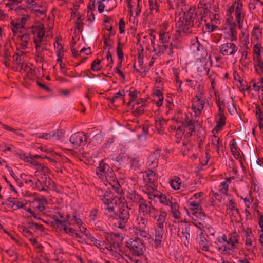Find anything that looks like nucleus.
Masks as SVG:
<instances>
[{"label": "nucleus", "instance_id": "obj_1", "mask_svg": "<svg viewBox=\"0 0 263 263\" xmlns=\"http://www.w3.org/2000/svg\"><path fill=\"white\" fill-rule=\"evenodd\" d=\"M196 15L195 9L190 8L184 12L182 17H179L176 22L177 30L175 34L176 39H179L181 36V33L187 35L197 32H203L204 17L202 15L199 17Z\"/></svg>", "mask_w": 263, "mask_h": 263}, {"label": "nucleus", "instance_id": "obj_2", "mask_svg": "<svg viewBox=\"0 0 263 263\" xmlns=\"http://www.w3.org/2000/svg\"><path fill=\"white\" fill-rule=\"evenodd\" d=\"M45 26L39 23L32 27V33L34 35L33 41L35 45L36 61L42 62L44 60V50H47V44L46 42Z\"/></svg>", "mask_w": 263, "mask_h": 263}, {"label": "nucleus", "instance_id": "obj_3", "mask_svg": "<svg viewBox=\"0 0 263 263\" xmlns=\"http://www.w3.org/2000/svg\"><path fill=\"white\" fill-rule=\"evenodd\" d=\"M96 174L102 180L105 179V181L112 186L116 192L120 193L122 191L112 169L103 160L100 162Z\"/></svg>", "mask_w": 263, "mask_h": 263}, {"label": "nucleus", "instance_id": "obj_4", "mask_svg": "<svg viewBox=\"0 0 263 263\" xmlns=\"http://www.w3.org/2000/svg\"><path fill=\"white\" fill-rule=\"evenodd\" d=\"M53 211L50 210V217L54 220V221L50 222L52 226L57 228L59 230H64L65 233L75 235L77 237H80L78 233H75V230L72 228L69 227L70 223L67 220H62L60 218H63V216L60 213V210L59 208H53Z\"/></svg>", "mask_w": 263, "mask_h": 263}, {"label": "nucleus", "instance_id": "obj_5", "mask_svg": "<svg viewBox=\"0 0 263 263\" xmlns=\"http://www.w3.org/2000/svg\"><path fill=\"white\" fill-rule=\"evenodd\" d=\"M126 247L134 255L138 256L142 255L145 250L143 240L138 237L128 240L126 242Z\"/></svg>", "mask_w": 263, "mask_h": 263}, {"label": "nucleus", "instance_id": "obj_6", "mask_svg": "<svg viewBox=\"0 0 263 263\" xmlns=\"http://www.w3.org/2000/svg\"><path fill=\"white\" fill-rule=\"evenodd\" d=\"M203 91H199L193 99L192 108L194 110L195 116L200 115L205 104V98Z\"/></svg>", "mask_w": 263, "mask_h": 263}, {"label": "nucleus", "instance_id": "obj_7", "mask_svg": "<svg viewBox=\"0 0 263 263\" xmlns=\"http://www.w3.org/2000/svg\"><path fill=\"white\" fill-rule=\"evenodd\" d=\"M118 221L117 222V228L125 230L126 227V223L129 219L130 214L128 207H123L119 209L118 212Z\"/></svg>", "mask_w": 263, "mask_h": 263}, {"label": "nucleus", "instance_id": "obj_8", "mask_svg": "<svg viewBox=\"0 0 263 263\" xmlns=\"http://www.w3.org/2000/svg\"><path fill=\"white\" fill-rule=\"evenodd\" d=\"M88 135L84 132H78L72 134L70 137L69 141L73 147L77 148L86 144Z\"/></svg>", "mask_w": 263, "mask_h": 263}, {"label": "nucleus", "instance_id": "obj_9", "mask_svg": "<svg viewBox=\"0 0 263 263\" xmlns=\"http://www.w3.org/2000/svg\"><path fill=\"white\" fill-rule=\"evenodd\" d=\"M191 48L193 52L199 57V58L205 59L206 58L208 55L207 51L203 46L199 42L197 37L191 40Z\"/></svg>", "mask_w": 263, "mask_h": 263}, {"label": "nucleus", "instance_id": "obj_10", "mask_svg": "<svg viewBox=\"0 0 263 263\" xmlns=\"http://www.w3.org/2000/svg\"><path fill=\"white\" fill-rule=\"evenodd\" d=\"M238 237V235L236 232L230 234L229 239H227V246H223V251L228 254H232L233 250L237 248L239 243Z\"/></svg>", "mask_w": 263, "mask_h": 263}, {"label": "nucleus", "instance_id": "obj_11", "mask_svg": "<svg viewBox=\"0 0 263 263\" xmlns=\"http://www.w3.org/2000/svg\"><path fill=\"white\" fill-rule=\"evenodd\" d=\"M237 50V46L231 42L222 44L219 47V52L223 56H234Z\"/></svg>", "mask_w": 263, "mask_h": 263}, {"label": "nucleus", "instance_id": "obj_12", "mask_svg": "<svg viewBox=\"0 0 263 263\" xmlns=\"http://www.w3.org/2000/svg\"><path fill=\"white\" fill-rule=\"evenodd\" d=\"M244 235L246 237L245 245L246 249L252 252V249L256 246V239L253 234L251 228H248L245 230Z\"/></svg>", "mask_w": 263, "mask_h": 263}, {"label": "nucleus", "instance_id": "obj_13", "mask_svg": "<svg viewBox=\"0 0 263 263\" xmlns=\"http://www.w3.org/2000/svg\"><path fill=\"white\" fill-rule=\"evenodd\" d=\"M127 198L132 203V205H138L139 211L146 202L142 196L136 193L135 192L129 193L127 196Z\"/></svg>", "mask_w": 263, "mask_h": 263}, {"label": "nucleus", "instance_id": "obj_14", "mask_svg": "<svg viewBox=\"0 0 263 263\" xmlns=\"http://www.w3.org/2000/svg\"><path fill=\"white\" fill-rule=\"evenodd\" d=\"M160 211L158 209L152 206V205H148L146 202L143 206L140 208L139 212L142 213L143 216L148 215L153 219H156Z\"/></svg>", "mask_w": 263, "mask_h": 263}, {"label": "nucleus", "instance_id": "obj_15", "mask_svg": "<svg viewBox=\"0 0 263 263\" xmlns=\"http://www.w3.org/2000/svg\"><path fill=\"white\" fill-rule=\"evenodd\" d=\"M117 203L103 204L102 209L105 215L108 217V219H117L118 214L115 211V205Z\"/></svg>", "mask_w": 263, "mask_h": 263}, {"label": "nucleus", "instance_id": "obj_16", "mask_svg": "<svg viewBox=\"0 0 263 263\" xmlns=\"http://www.w3.org/2000/svg\"><path fill=\"white\" fill-rule=\"evenodd\" d=\"M143 174V179L144 183L156 184L158 175L155 170L147 169Z\"/></svg>", "mask_w": 263, "mask_h": 263}, {"label": "nucleus", "instance_id": "obj_17", "mask_svg": "<svg viewBox=\"0 0 263 263\" xmlns=\"http://www.w3.org/2000/svg\"><path fill=\"white\" fill-rule=\"evenodd\" d=\"M160 156V153L155 151L152 153L148 157L147 162V169L155 170L158 166V158Z\"/></svg>", "mask_w": 263, "mask_h": 263}, {"label": "nucleus", "instance_id": "obj_18", "mask_svg": "<svg viewBox=\"0 0 263 263\" xmlns=\"http://www.w3.org/2000/svg\"><path fill=\"white\" fill-rule=\"evenodd\" d=\"M167 217V213L164 211H160L158 214L156 219H154L156 220V227L155 229L164 230V224L165 223V221Z\"/></svg>", "mask_w": 263, "mask_h": 263}, {"label": "nucleus", "instance_id": "obj_19", "mask_svg": "<svg viewBox=\"0 0 263 263\" xmlns=\"http://www.w3.org/2000/svg\"><path fill=\"white\" fill-rule=\"evenodd\" d=\"M65 131L62 129H57L52 132L50 134V143L52 142H62L64 140Z\"/></svg>", "mask_w": 263, "mask_h": 263}, {"label": "nucleus", "instance_id": "obj_20", "mask_svg": "<svg viewBox=\"0 0 263 263\" xmlns=\"http://www.w3.org/2000/svg\"><path fill=\"white\" fill-rule=\"evenodd\" d=\"M100 200L103 202V204H106L117 203L119 200V198L115 196L112 192L107 190L105 192L104 195L103 197L100 198Z\"/></svg>", "mask_w": 263, "mask_h": 263}, {"label": "nucleus", "instance_id": "obj_21", "mask_svg": "<svg viewBox=\"0 0 263 263\" xmlns=\"http://www.w3.org/2000/svg\"><path fill=\"white\" fill-rule=\"evenodd\" d=\"M196 240L199 245L200 248L204 251H209V243L208 240L204 237L203 233H201L197 236Z\"/></svg>", "mask_w": 263, "mask_h": 263}, {"label": "nucleus", "instance_id": "obj_22", "mask_svg": "<svg viewBox=\"0 0 263 263\" xmlns=\"http://www.w3.org/2000/svg\"><path fill=\"white\" fill-rule=\"evenodd\" d=\"M187 203L190 212L193 215L202 210L200 203L194 201L193 198H191Z\"/></svg>", "mask_w": 263, "mask_h": 263}, {"label": "nucleus", "instance_id": "obj_23", "mask_svg": "<svg viewBox=\"0 0 263 263\" xmlns=\"http://www.w3.org/2000/svg\"><path fill=\"white\" fill-rule=\"evenodd\" d=\"M210 4L206 0H202L198 5V11L200 13L203 15V17H206L209 12Z\"/></svg>", "mask_w": 263, "mask_h": 263}, {"label": "nucleus", "instance_id": "obj_24", "mask_svg": "<svg viewBox=\"0 0 263 263\" xmlns=\"http://www.w3.org/2000/svg\"><path fill=\"white\" fill-rule=\"evenodd\" d=\"M9 27L14 36L17 35L18 33H21V29L23 28L22 24H20L16 19L11 21Z\"/></svg>", "mask_w": 263, "mask_h": 263}, {"label": "nucleus", "instance_id": "obj_25", "mask_svg": "<svg viewBox=\"0 0 263 263\" xmlns=\"http://www.w3.org/2000/svg\"><path fill=\"white\" fill-rule=\"evenodd\" d=\"M164 230L155 229L154 246L156 248L161 247Z\"/></svg>", "mask_w": 263, "mask_h": 263}, {"label": "nucleus", "instance_id": "obj_26", "mask_svg": "<svg viewBox=\"0 0 263 263\" xmlns=\"http://www.w3.org/2000/svg\"><path fill=\"white\" fill-rule=\"evenodd\" d=\"M171 198V203L170 205L171 209V213L173 217L175 219H178L180 217V213L179 212V206L178 204L175 201V199Z\"/></svg>", "mask_w": 263, "mask_h": 263}, {"label": "nucleus", "instance_id": "obj_27", "mask_svg": "<svg viewBox=\"0 0 263 263\" xmlns=\"http://www.w3.org/2000/svg\"><path fill=\"white\" fill-rule=\"evenodd\" d=\"M211 142L215 147L216 151L219 154L223 152L222 141L219 137L215 135H213L211 138Z\"/></svg>", "mask_w": 263, "mask_h": 263}, {"label": "nucleus", "instance_id": "obj_28", "mask_svg": "<svg viewBox=\"0 0 263 263\" xmlns=\"http://www.w3.org/2000/svg\"><path fill=\"white\" fill-rule=\"evenodd\" d=\"M7 201L11 204L10 205L13 210H17L20 209L24 208V204L19 201L17 198L14 197H9L7 199Z\"/></svg>", "mask_w": 263, "mask_h": 263}, {"label": "nucleus", "instance_id": "obj_29", "mask_svg": "<svg viewBox=\"0 0 263 263\" xmlns=\"http://www.w3.org/2000/svg\"><path fill=\"white\" fill-rule=\"evenodd\" d=\"M242 9H235V20L237 22V25L240 29L243 27V17L242 16Z\"/></svg>", "mask_w": 263, "mask_h": 263}, {"label": "nucleus", "instance_id": "obj_30", "mask_svg": "<svg viewBox=\"0 0 263 263\" xmlns=\"http://www.w3.org/2000/svg\"><path fill=\"white\" fill-rule=\"evenodd\" d=\"M18 37L21 41V47L23 49H25L27 47L28 42L30 40L29 33L25 32L24 33L18 34Z\"/></svg>", "mask_w": 263, "mask_h": 263}, {"label": "nucleus", "instance_id": "obj_31", "mask_svg": "<svg viewBox=\"0 0 263 263\" xmlns=\"http://www.w3.org/2000/svg\"><path fill=\"white\" fill-rule=\"evenodd\" d=\"M217 116L218 119L217 121V125L213 130V132L214 131L218 132L226 124V117L224 115H217Z\"/></svg>", "mask_w": 263, "mask_h": 263}, {"label": "nucleus", "instance_id": "obj_32", "mask_svg": "<svg viewBox=\"0 0 263 263\" xmlns=\"http://www.w3.org/2000/svg\"><path fill=\"white\" fill-rule=\"evenodd\" d=\"M190 228L189 226H185L182 229V238L185 239L184 244L185 246L187 247L190 243Z\"/></svg>", "mask_w": 263, "mask_h": 263}, {"label": "nucleus", "instance_id": "obj_33", "mask_svg": "<svg viewBox=\"0 0 263 263\" xmlns=\"http://www.w3.org/2000/svg\"><path fill=\"white\" fill-rule=\"evenodd\" d=\"M40 7H36V8H34L33 10H34L36 13V15L43 19L44 17L46 16V13L47 12V6H42L39 5Z\"/></svg>", "mask_w": 263, "mask_h": 263}, {"label": "nucleus", "instance_id": "obj_34", "mask_svg": "<svg viewBox=\"0 0 263 263\" xmlns=\"http://www.w3.org/2000/svg\"><path fill=\"white\" fill-rule=\"evenodd\" d=\"M40 257L39 259V263H48L49 261V255L43 251V247L42 246H39Z\"/></svg>", "mask_w": 263, "mask_h": 263}, {"label": "nucleus", "instance_id": "obj_35", "mask_svg": "<svg viewBox=\"0 0 263 263\" xmlns=\"http://www.w3.org/2000/svg\"><path fill=\"white\" fill-rule=\"evenodd\" d=\"M172 198L170 195H166L165 194H163L161 193H159V196L158 197V199H159L160 202L163 204L164 205H170V203H171V198Z\"/></svg>", "mask_w": 263, "mask_h": 263}, {"label": "nucleus", "instance_id": "obj_36", "mask_svg": "<svg viewBox=\"0 0 263 263\" xmlns=\"http://www.w3.org/2000/svg\"><path fill=\"white\" fill-rule=\"evenodd\" d=\"M97 248H99L102 252H104L105 253H107L105 251L106 250L109 253L111 252V247L110 246V242L106 239L105 241L103 242L100 241V246L97 247Z\"/></svg>", "mask_w": 263, "mask_h": 263}, {"label": "nucleus", "instance_id": "obj_37", "mask_svg": "<svg viewBox=\"0 0 263 263\" xmlns=\"http://www.w3.org/2000/svg\"><path fill=\"white\" fill-rule=\"evenodd\" d=\"M155 101H156V104L157 106L159 107L162 105L163 101V97L162 92L160 90H156L154 92Z\"/></svg>", "mask_w": 263, "mask_h": 263}, {"label": "nucleus", "instance_id": "obj_38", "mask_svg": "<svg viewBox=\"0 0 263 263\" xmlns=\"http://www.w3.org/2000/svg\"><path fill=\"white\" fill-rule=\"evenodd\" d=\"M170 182L171 187L174 190L180 189L181 182L179 177L177 176H173Z\"/></svg>", "mask_w": 263, "mask_h": 263}, {"label": "nucleus", "instance_id": "obj_39", "mask_svg": "<svg viewBox=\"0 0 263 263\" xmlns=\"http://www.w3.org/2000/svg\"><path fill=\"white\" fill-rule=\"evenodd\" d=\"M197 122L193 120H190L189 122L184 126L186 133L190 136L195 133V124Z\"/></svg>", "mask_w": 263, "mask_h": 263}, {"label": "nucleus", "instance_id": "obj_40", "mask_svg": "<svg viewBox=\"0 0 263 263\" xmlns=\"http://www.w3.org/2000/svg\"><path fill=\"white\" fill-rule=\"evenodd\" d=\"M30 164L35 167V168L37 170L41 171L43 173H45L46 171L48 170L47 167H43L41 164H39V162L36 161L33 158L29 157V162Z\"/></svg>", "mask_w": 263, "mask_h": 263}, {"label": "nucleus", "instance_id": "obj_41", "mask_svg": "<svg viewBox=\"0 0 263 263\" xmlns=\"http://www.w3.org/2000/svg\"><path fill=\"white\" fill-rule=\"evenodd\" d=\"M85 235L86 237V240L88 241V243H92L97 247L100 246V241L92 236L90 233H86L85 234Z\"/></svg>", "mask_w": 263, "mask_h": 263}, {"label": "nucleus", "instance_id": "obj_42", "mask_svg": "<svg viewBox=\"0 0 263 263\" xmlns=\"http://www.w3.org/2000/svg\"><path fill=\"white\" fill-rule=\"evenodd\" d=\"M18 229L19 231L21 232L24 236L28 237L31 240V237H32V233L30 230L24 226H18Z\"/></svg>", "mask_w": 263, "mask_h": 263}, {"label": "nucleus", "instance_id": "obj_43", "mask_svg": "<svg viewBox=\"0 0 263 263\" xmlns=\"http://www.w3.org/2000/svg\"><path fill=\"white\" fill-rule=\"evenodd\" d=\"M197 136V141L198 143V146L200 147L205 140V132L203 129L198 130Z\"/></svg>", "mask_w": 263, "mask_h": 263}, {"label": "nucleus", "instance_id": "obj_44", "mask_svg": "<svg viewBox=\"0 0 263 263\" xmlns=\"http://www.w3.org/2000/svg\"><path fill=\"white\" fill-rule=\"evenodd\" d=\"M159 36L162 44H166L169 42L170 35L168 32L160 31Z\"/></svg>", "mask_w": 263, "mask_h": 263}, {"label": "nucleus", "instance_id": "obj_45", "mask_svg": "<svg viewBox=\"0 0 263 263\" xmlns=\"http://www.w3.org/2000/svg\"><path fill=\"white\" fill-rule=\"evenodd\" d=\"M124 46V44L119 41L118 43L117 47L116 48L117 55L119 60L123 61L124 60V53L123 52V48Z\"/></svg>", "mask_w": 263, "mask_h": 263}, {"label": "nucleus", "instance_id": "obj_46", "mask_svg": "<svg viewBox=\"0 0 263 263\" xmlns=\"http://www.w3.org/2000/svg\"><path fill=\"white\" fill-rule=\"evenodd\" d=\"M210 70L207 63L203 61H200V65L197 67V71L200 73H205L208 74Z\"/></svg>", "mask_w": 263, "mask_h": 263}, {"label": "nucleus", "instance_id": "obj_47", "mask_svg": "<svg viewBox=\"0 0 263 263\" xmlns=\"http://www.w3.org/2000/svg\"><path fill=\"white\" fill-rule=\"evenodd\" d=\"M166 124V121L164 119H160L158 121L156 120L155 123L156 128L158 129L160 134L163 132V126Z\"/></svg>", "mask_w": 263, "mask_h": 263}, {"label": "nucleus", "instance_id": "obj_48", "mask_svg": "<svg viewBox=\"0 0 263 263\" xmlns=\"http://www.w3.org/2000/svg\"><path fill=\"white\" fill-rule=\"evenodd\" d=\"M255 71L259 75L263 73V62L260 58L257 59L256 62L254 65Z\"/></svg>", "mask_w": 263, "mask_h": 263}, {"label": "nucleus", "instance_id": "obj_49", "mask_svg": "<svg viewBox=\"0 0 263 263\" xmlns=\"http://www.w3.org/2000/svg\"><path fill=\"white\" fill-rule=\"evenodd\" d=\"M101 60L98 59L95 60L91 65V69L93 71H98L101 70L102 66L100 65Z\"/></svg>", "mask_w": 263, "mask_h": 263}, {"label": "nucleus", "instance_id": "obj_50", "mask_svg": "<svg viewBox=\"0 0 263 263\" xmlns=\"http://www.w3.org/2000/svg\"><path fill=\"white\" fill-rule=\"evenodd\" d=\"M138 230H144L148 222V220L144 217L137 219Z\"/></svg>", "mask_w": 263, "mask_h": 263}, {"label": "nucleus", "instance_id": "obj_51", "mask_svg": "<svg viewBox=\"0 0 263 263\" xmlns=\"http://www.w3.org/2000/svg\"><path fill=\"white\" fill-rule=\"evenodd\" d=\"M145 101V100L141 99V102L143 103V104H144ZM144 107L143 104H142L140 106L136 107L133 111V115L135 117H138L142 115L144 111Z\"/></svg>", "mask_w": 263, "mask_h": 263}, {"label": "nucleus", "instance_id": "obj_52", "mask_svg": "<svg viewBox=\"0 0 263 263\" xmlns=\"http://www.w3.org/2000/svg\"><path fill=\"white\" fill-rule=\"evenodd\" d=\"M50 163H58L60 161V155L58 153L54 152L53 150H50Z\"/></svg>", "mask_w": 263, "mask_h": 263}, {"label": "nucleus", "instance_id": "obj_53", "mask_svg": "<svg viewBox=\"0 0 263 263\" xmlns=\"http://www.w3.org/2000/svg\"><path fill=\"white\" fill-rule=\"evenodd\" d=\"M255 114L258 121H263V112L259 105H255Z\"/></svg>", "mask_w": 263, "mask_h": 263}, {"label": "nucleus", "instance_id": "obj_54", "mask_svg": "<svg viewBox=\"0 0 263 263\" xmlns=\"http://www.w3.org/2000/svg\"><path fill=\"white\" fill-rule=\"evenodd\" d=\"M156 190V186L155 184H149V183H144V185L143 186V191L146 194H147L149 192H153L154 191Z\"/></svg>", "mask_w": 263, "mask_h": 263}, {"label": "nucleus", "instance_id": "obj_55", "mask_svg": "<svg viewBox=\"0 0 263 263\" xmlns=\"http://www.w3.org/2000/svg\"><path fill=\"white\" fill-rule=\"evenodd\" d=\"M26 4L27 6L30 9L33 10L36 7H40L39 5L36 2V0H23Z\"/></svg>", "mask_w": 263, "mask_h": 263}, {"label": "nucleus", "instance_id": "obj_56", "mask_svg": "<svg viewBox=\"0 0 263 263\" xmlns=\"http://www.w3.org/2000/svg\"><path fill=\"white\" fill-rule=\"evenodd\" d=\"M193 215L195 216L194 218H195V219H201L202 220H208L209 219V217L205 214L204 212L202 211V210L198 212H196Z\"/></svg>", "mask_w": 263, "mask_h": 263}, {"label": "nucleus", "instance_id": "obj_57", "mask_svg": "<svg viewBox=\"0 0 263 263\" xmlns=\"http://www.w3.org/2000/svg\"><path fill=\"white\" fill-rule=\"evenodd\" d=\"M42 226L41 224H39L36 223H34L32 222H29L27 224V228L29 230H32L33 231H36L40 230L42 228Z\"/></svg>", "mask_w": 263, "mask_h": 263}, {"label": "nucleus", "instance_id": "obj_58", "mask_svg": "<svg viewBox=\"0 0 263 263\" xmlns=\"http://www.w3.org/2000/svg\"><path fill=\"white\" fill-rule=\"evenodd\" d=\"M229 185L224 181L222 182L219 186V191L223 194H227Z\"/></svg>", "mask_w": 263, "mask_h": 263}, {"label": "nucleus", "instance_id": "obj_59", "mask_svg": "<svg viewBox=\"0 0 263 263\" xmlns=\"http://www.w3.org/2000/svg\"><path fill=\"white\" fill-rule=\"evenodd\" d=\"M261 47V44L259 43L254 45L253 47V52L257 55V59L260 58Z\"/></svg>", "mask_w": 263, "mask_h": 263}, {"label": "nucleus", "instance_id": "obj_60", "mask_svg": "<svg viewBox=\"0 0 263 263\" xmlns=\"http://www.w3.org/2000/svg\"><path fill=\"white\" fill-rule=\"evenodd\" d=\"M168 45H169L166 44H162V45H158L157 53L159 54L164 53L167 50V48H168Z\"/></svg>", "mask_w": 263, "mask_h": 263}, {"label": "nucleus", "instance_id": "obj_61", "mask_svg": "<svg viewBox=\"0 0 263 263\" xmlns=\"http://www.w3.org/2000/svg\"><path fill=\"white\" fill-rule=\"evenodd\" d=\"M137 91L134 88H130L129 90V96L130 97L129 103L131 102H135L134 99L137 97Z\"/></svg>", "mask_w": 263, "mask_h": 263}, {"label": "nucleus", "instance_id": "obj_62", "mask_svg": "<svg viewBox=\"0 0 263 263\" xmlns=\"http://www.w3.org/2000/svg\"><path fill=\"white\" fill-rule=\"evenodd\" d=\"M217 241L219 243L221 244V247L219 248V250L222 249V248H223V246H227V236L226 235H223L221 237H218L217 238Z\"/></svg>", "mask_w": 263, "mask_h": 263}, {"label": "nucleus", "instance_id": "obj_63", "mask_svg": "<svg viewBox=\"0 0 263 263\" xmlns=\"http://www.w3.org/2000/svg\"><path fill=\"white\" fill-rule=\"evenodd\" d=\"M16 155L20 159L23 160L26 162H29V158L30 157L23 152L21 151L19 153H17Z\"/></svg>", "mask_w": 263, "mask_h": 263}, {"label": "nucleus", "instance_id": "obj_64", "mask_svg": "<svg viewBox=\"0 0 263 263\" xmlns=\"http://www.w3.org/2000/svg\"><path fill=\"white\" fill-rule=\"evenodd\" d=\"M110 253L112 254V256L116 260L120 262L124 259V257L119 253H118L117 250L111 252Z\"/></svg>", "mask_w": 263, "mask_h": 263}]
</instances>
